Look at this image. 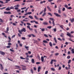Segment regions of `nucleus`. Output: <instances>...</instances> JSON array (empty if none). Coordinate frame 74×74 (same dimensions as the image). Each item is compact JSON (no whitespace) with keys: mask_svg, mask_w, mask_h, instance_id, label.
<instances>
[{"mask_svg":"<svg viewBox=\"0 0 74 74\" xmlns=\"http://www.w3.org/2000/svg\"><path fill=\"white\" fill-rule=\"evenodd\" d=\"M20 58L21 59H24V60H25V58H23L22 57H20Z\"/></svg>","mask_w":74,"mask_h":74,"instance_id":"38","label":"nucleus"},{"mask_svg":"<svg viewBox=\"0 0 74 74\" xmlns=\"http://www.w3.org/2000/svg\"><path fill=\"white\" fill-rule=\"evenodd\" d=\"M53 30H54V32H56V28H55L53 29Z\"/></svg>","mask_w":74,"mask_h":74,"instance_id":"30","label":"nucleus"},{"mask_svg":"<svg viewBox=\"0 0 74 74\" xmlns=\"http://www.w3.org/2000/svg\"><path fill=\"white\" fill-rule=\"evenodd\" d=\"M8 31H5V32L6 33H8V34H9V32H8Z\"/></svg>","mask_w":74,"mask_h":74,"instance_id":"62","label":"nucleus"},{"mask_svg":"<svg viewBox=\"0 0 74 74\" xmlns=\"http://www.w3.org/2000/svg\"><path fill=\"white\" fill-rule=\"evenodd\" d=\"M40 30H41L42 32H44V31H45V29L44 28H40Z\"/></svg>","mask_w":74,"mask_h":74,"instance_id":"12","label":"nucleus"},{"mask_svg":"<svg viewBox=\"0 0 74 74\" xmlns=\"http://www.w3.org/2000/svg\"><path fill=\"white\" fill-rule=\"evenodd\" d=\"M10 47L11 46H8L6 47V48H10Z\"/></svg>","mask_w":74,"mask_h":74,"instance_id":"56","label":"nucleus"},{"mask_svg":"<svg viewBox=\"0 0 74 74\" xmlns=\"http://www.w3.org/2000/svg\"><path fill=\"white\" fill-rule=\"evenodd\" d=\"M7 31H9V28L8 27L6 29Z\"/></svg>","mask_w":74,"mask_h":74,"instance_id":"50","label":"nucleus"},{"mask_svg":"<svg viewBox=\"0 0 74 74\" xmlns=\"http://www.w3.org/2000/svg\"><path fill=\"white\" fill-rule=\"evenodd\" d=\"M15 67H16V69H19V68H21V67L19 66H18L16 65L15 66Z\"/></svg>","mask_w":74,"mask_h":74,"instance_id":"14","label":"nucleus"},{"mask_svg":"<svg viewBox=\"0 0 74 74\" xmlns=\"http://www.w3.org/2000/svg\"><path fill=\"white\" fill-rule=\"evenodd\" d=\"M27 13L28 15H30V14H32V12H28Z\"/></svg>","mask_w":74,"mask_h":74,"instance_id":"41","label":"nucleus"},{"mask_svg":"<svg viewBox=\"0 0 74 74\" xmlns=\"http://www.w3.org/2000/svg\"><path fill=\"white\" fill-rule=\"evenodd\" d=\"M36 64H40V62H36Z\"/></svg>","mask_w":74,"mask_h":74,"instance_id":"58","label":"nucleus"},{"mask_svg":"<svg viewBox=\"0 0 74 74\" xmlns=\"http://www.w3.org/2000/svg\"><path fill=\"white\" fill-rule=\"evenodd\" d=\"M64 7H65V8H66L67 9L68 8V5H64Z\"/></svg>","mask_w":74,"mask_h":74,"instance_id":"32","label":"nucleus"},{"mask_svg":"<svg viewBox=\"0 0 74 74\" xmlns=\"http://www.w3.org/2000/svg\"><path fill=\"white\" fill-rule=\"evenodd\" d=\"M70 20L71 22H74V18H72V19H70Z\"/></svg>","mask_w":74,"mask_h":74,"instance_id":"22","label":"nucleus"},{"mask_svg":"<svg viewBox=\"0 0 74 74\" xmlns=\"http://www.w3.org/2000/svg\"><path fill=\"white\" fill-rule=\"evenodd\" d=\"M52 28V27L51 26H49L47 27V28H48L49 29H51Z\"/></svg>","mask_w":74,"mask_h":74,"instance_id":"39","label":"nucleus"},{"mask_svg":"<svg viewBox=\"0 0 74 74\" xmlns=\"http://www.w3.org/2000/svg\"><path fill=\"white\" fill-rule=\"evenodd\" d=\"M47 8L48 9V10L49 11H51V9L50 8V7H49V6H47Z\"/></svg>","mask_w":74,"mask_h":74,"instance_id":"9","label":"nucleus"},{"mask_svg":"<svg viewBox=\"0 0 74 74\" xmlns=\"http://www.w3.org/2000/svg\"><path fill=\"white\" fill-rule=\"evenodd\" d=\"M51 70H52V71H55V69L54 68H52L51 69Z\"/></svg>","mask_w":74,"mask_h":74,"instance_id":"42","label":"nucleus"},{"mask_svg":"<svg viewBox=\"0 0 74 74\" xmlns=\"http://www.w3.org/2000/svg\"><path fill=\"white\" fill-rule=\"evenodd\" d=\"M58 13H59V14H61V11H60V10H58Z\"/></svg>","mask_w":74,"mask_h":74,"instance_id":"43","label":"nucleus"},{"mask_svg":"<svg viewBox=\"0 0 74 74\" xmlns=\"http://www.w3.org/2000/svg\"><path fill=\"white\" fill-rule=\"evenodd\" d=\"M26 7H25L24 8H22L21 10H24V9H26Z\"/></svg>","mask_w":74,"mask_h":74,"instance_id":"48","label":"nucleus"},{"mask_svg":"<svg viewBox=\"0 0 74 74\" xmlns=\"http://www.w3.org/2000/svg\"><path fill=\"white\" fill-rule=\"evenodd\" d=\"M63 15L65 16V17H67V15L66 14H63Z\"/></svg>","mask_w":74,"mask_h":74,"instance_id":"61","label":"nucleus"},{"mask_svg":"<svg viewBox=\"0 0 74 74\" xmlns=\"http://www.w3.org/2000/svg\"><path fill=\"white\" fill-rule=\"evenodd\" d=\"M29 18H30V19H33V16H29Z\"/></svg>","mask_w":74,"mask_h":74,"instance_id":"19","label":"nucleus"},{"mask_svg":"<svg viewBox=\"0 0 74 74\" xmlns=\"http://www.w3.org/2000/svg\"><path fill=\"white\" fill-rule=\"evenodd\" d=\"M4 14H11V13L10 12H4Z\"/></svg>","mask_w":74,"mask_h":74,"instance_id":"5","label":"nucleus"},{"mask_svg":"<svg viewBox=\"0 0 74 74\" xmlns=\"http://www.w3.org/2000/svg\"><path fill=\"white\" fill-rule=\"evenodd\" d=\"M8 38L9 40V41H8V42H11V38H10V37L8 36Z\"/></svg>","mask_w":74,"mask_h":74,"instance_id":"10","label":"nucleus"},{"mask_svg":"<svg viewBox=\"0 0 74 74\" xmlns=\"http://www.w3.org/2000/svg\"><path fill=\"white\" fill-rule=\"evenodd\" d=\"M46 10H47V9L45 7L44 9V12H46Z\"/></svg>","mask_w":74,"mask_h":74,"instance_id":"36","label":"nucleus"},{"mask_svg":"<svg viewBox=\"0 0 74 74\" xmlns=\"http://www.w3.org/2000/svg\"><path fill=\"white\" fill-rule=\"evenodd\" d=\"M27 28H28L29 29L30 28V27L29 25L27 26Z\"/></svg>","mask_w":74,"mask_h":74,"instance_id":"63","label":"nucleus"},{"mask_svg":"<svg viewBox=\"0 0 74 74\" xmlns=\"http://www.w3.org/2000/svg\"><path fill=\"white\" fill-rule=\"evenodd\" d=\"M43 42H44L45 43H48V42L45 40H44L43 41Z\"/></svg>","mask_w":74,"mask_h":74,"instance_id":"31","label":"nucleus"},{"mask_svg":"<svg viewBox=\"0 0 74 74\" xmlns=\"http://www.w3.org/2000/svg\"><path fill=\"white\" fill-rule=\"evenodd\" d=\"M71 60H69L68 62V64H70V63H71Z\"/></svg>","mask_w":74,"mask_h":74,"instance_id":"34","label":"nucleus"},{"mask_svg":"<svg viewBox=\"0 0 74 74\" xmlns=\"http://www.w3.org/2000/svg\"><path fill=\"white\" fill-rule=\"evenodd\" d=\"M34 70H35V71H36V70H37L36 68L35 67H34Z\"/></svg>","mask_w":74,"mask_h":74,"instance_id":"64","label":"nucleus"},{"mask_svg":"<svg viewBox=\"0 0 74 74\" xmlns=\"http://www.w3.org/2000/svg\"><path fill=\"white\" fill-rule=\"evenodd\" d=\"M35 22V21H30L31 23H34Z\"/></svg>","mask_w":74,"mask_h":74,"instance_id":"45","label":"nucleus"},{"mask_svg":"<svg viewBox=\"0 0 74 74\" xmlns=\"http://www.w3.org/2000/svg\"><path fill=\"white\" fill-rule=\"evenodd\" d=\"M21 31L22 32H26V29L25 28H23L22 29H21Z\"/></svg>","mask_w":74,"mask_h":74,"instance_id":"6","label":"nucleus"},{"mask_svg":"<svg viewBox=\"0 0 74 74\" xmlns=\"http://www.w3.org/2000/svg\"><path fill=\"white\" fill-rule=\"evenodd\" d=\"M44 36H45V37H48V35H47L46 34H44Z\"/></svg>","mask_w":74,"mask_h":74,"instance_id":"54","label":"nucleus"},{"mask_svg":"<svg viewBox=\"0 0 74 74\" xmlns=\"http://www.w3.org/2000/svg\"><path fill=\"white\" fill-rule=\"evenodd\" d=\"M0 54L2 55H4L5 54V53L3 51H0Z\"/></svg>","mask_w":74,"mask_h":74,"instance_id":"2","label":"nucleus"},{"mask_svg":"<svg viewBox=\"0 0 74 74\" xmlns=\"http://www.w3.org/2000/svg\"><path fill=\"white\" fill-rule=\"evenodd\" d=\"M53 60H51V61L50 62V64H53Z\"/></svg>","mask_w":74,"mask_h":74,"instance_id":"29","label":"nucleus"},{"mask_svg":"<svg viewBox=\"0 0 74 74\" xmlns=\"http://www.w3.org/2000/svg\"><path fill=\"white\" fill-rule=\"evenodd\" d=\"M65 8H62V11H65Z\"/></svg>","mask_w":74,"mask_h":74,"instance_id":"51","label":"nucleus"},{"mask_svg":"<svg viewBox=\"0 0 74 74\" xmlns=\"http://www.w3.org/2000/svg\"><path fill=\"white\" fill-rule=\"evenodd\" d=\"M47 14H48V15H49L51 16H52V14H51V13H50L48 12Z\"/></svg>","mask_w":74,"mask_h":74,"instance_id":"26","label":"nucleus"},{"mask_svg":"<svg viewBox=\"0 0 74 74\" xmlns=\"http://www.w3.org/2000/svg\"><path fill=\"white\" fill-rule=\"evenodd\" d=\"M31 71L32 73V74H33V69H31Z\"/></svg>","mask_w":74,"mask_h":74,"instance_id":"53","label":"nucleus"},{"mask_svg":"<svg viewBox=\"0 0 74 74\" xmlns=\"http://www.w3.org/2000/svg\"><path fill=\"white\" fill-rule=\"evenodd\" d=\"M71 51H72V53H74V49H73L71 50Z\"/></svg>","mask_w":74,"mask_h":74,"instance_id":"23","label":"nucleus"},{"mask_svg":"<svg viewBox=\"0 0 74 74\" xmlns=\"http://www.w3.org/2000/svg\"><path fill=\"white\" fill-rule=\"evenodd\" d=\"M32 63H34V59H32Z\"/></svg>","mask_w":74,"mask_h":74,"instance_id":"18","label":"nucleus"},{"mask_svg":"<svg viewBox=\"0 0 74 74\" xmlns=\"http://www.w3.org/2000/svg\"><path fill=\"white\" fill-rule=\"evenodd\" d=\"M35 22L36 24H38V22L36 21H35Z\"/></svg>","mask_w":74,"mask_h":74,"instance_id":"60","label":"nucleus"},{"mask_svg":"<svg viewBox=\"0 0 74 74\" xmlns=\"http://www.w3.org/2000/svg\"><path fill=\"white\" fill-rule=\"evenodd\" d=\"M72 8L71 7H69L67 9H69V10H71Z\"/></svg>","mask_w":74,"mask_h":74,"instance_id":"37","label":"nucleus"},{"mask_svg":"<svg viewBox=\"0 0 74 74\" xmlns=\"http://www.w3.org/2000/svg\"><path fill=\"white\" fill-rule=\"evenodd\" d=\"M41 61L42 62H44V57L43 56H42L41 57Z\"/></svg>","mask_w":74,"mask_h":74,"instance_id":"13","label":"nucleus"},{"mask_svg":"<svg viewBox=\"0 0 74 74\" xmlns=\"http://www.w3.org/2000/svg\"><path fill=\"white\" fill-rule=\"evenodd\" d=\"M8 45H12V44H11V43L10 42H9L8 43Z\"/></svg>","mask_w":74,"mask_h":74,"instance_id":"55","label":"nucleus"},{"mask_svg":"<svg viewBox=\"0 0 74 74\" xmlns=\"http://www.w3.org/2000/svg\"><path fill=\"white\" fill-rule=\"evenodd\" d=\"M18 36H19V37H21V35L20 33H18Z\"/></svg>","mask_w":74,"mask_h":74,"instance_id":"47","label":"nucleus"},{"mask_svg":"<svg viewBox=\"0 0 74 74\" xmlns=\"http://www.w3.org/2000/svg\"><path fill=\"white\" fill-rule=\"evenodd\" d=\"M63 26H64L62 25H61L60 26V27H61V28H62V29L63 30H64V29L63 28Z\"/></svg>","mask_w":74,"mask_h":74,"instance_id":"11","label":"nucleus"},{"mask_svg":"<svg viewBox=\"0 0 74 74\" xmlns=\"http://www.w3.org/2000/svg\"><path fill=\"white\" fill-rule=\"evenodd\" d=\"M58 40H60V41H62V40L60 38H58Z\"/></svg>","mask_w":74,"mask_h":74,"instance_id":"52","label":"nucleus"},{"mask_svg":"<svg viewBox=\"0 0 74 74\" xmlns=\"http://www.w3.org/2000/svg\"><path fill=\"white\" fill-rule=\"evenodd\" d=\"M43 25H47L48 23L46 22H44L42 23Z\"/></svg>","mask_w":74,"mask_h":74,"instance_id":"7","label":"nucleus"},{"mask_svg":"<svg viewBox=\"0 0 74 74\" xmlns=\"http://www.w3.org/2000/svg\"><path fill=\"white\" fill-rule=\"evenodd\" d=\"M45 2H46L45 1H41L40 2V4H42V3H45Z\"/></svg>","mask_w":74,"mask_h":74,"instance_id":"20","label":"nucleus"},{"mask_svg":"<svg viewBox=\"0 0 74 74\" xmlns=\"http://www.w3.org/2000/svg\"><path fill=\"white\" fill-rule=\"evenodd\" d=\"M0 64V69L1 70H3V69H4V67H3V65H2V64Z\"/></svg>","mask_w":74,"mask_h":74,"instance_id":"4","label":"nucleus"},{"mask_svg":"<svg viewBox=\"0 0 74 74\" xmlns=\"http://www.w3.org/2000/svg\"><path fill=\"white\" fill-rule=\"evenodd\" d=\"M40 69H41V67L39 66L38 69V72H40Z\"/></svg>","mask_w":74,"mask_h":74,"instance_id":"8","label":"nucleus"},{"mask_svg":"<svg viewBox=\"0 0 74 74\" xmlns=\"http://www.w3.org/2000/svg\"><path fill=\"white\" fill-rule=\"evenodd\" d=\"M22 69L23 70H26V68H25L23 67H22Z\"/></svg>","mask_w":74,"mask_h":74,"instance_id":"15","label":"nucleus"},{"mask_svg":"<svg viewBox=\"0 0 74 74\" xmlns=\"http://www.w3.org/2000/svg\"><path fill=\"white\" fill-rule=\"evenodd\" d=\"M10 10H11V9L10 8H7L6 9V10L7 11H10Z\"/></svg>","mask_w":74,"mask_h":74,"instance_id":"33","label":"nucleus"},{"mask_svg":"<svg viewBox=\"0 0 74 74\" xmlns=\"http://www.w3.org/2000/svg\"><path fill=\"white\" fill-rule=\"evenodd\" d=\"M15 37V35H14L12 36V38H14V37Z\"/></svg>","mask_w":74,"mask_h":74,"instance_id":"49","label":"nucleus"},{"mask_svg":"<svg viewBox=\"0 0 74 74\" xmlns=\"http://www.w3.org/2000/svg\"><path fill=\"white\" fill-rule=\"evenodd\" d=\"M61 69H62V67L60 66L58 68V70H60Z\"/></svg>","mask_w":74,"mask_h":74,"instance_id":"57","label":"nucleus"},{"mask_svg":"<svg viewBox=\"0 0 74 74\" xmlns=\"http://www.w3.org/2000/svg\"><path fill=\"white\" fill-rule=\"evenodd\" d=\"M25 47L26 49H28V48H29V47L28 46H26L25 45Z\"/></svg>","mask_w":74,"mask_h":74,"instance_id":"35","label":"nucleus"},{"mask_svg":"<svg viewBox=\"0 0 74 74\" xmlns=\"http://www.w3.org/2000/svg\"><path fill=\"white\" fill-rule=\"evenodd\" d=\"M49 44L50 47H52V42H49Z\"/></svg>","mask_w":74,"mask_h":74,"instance_id":"25","label":"nucleus"},{"mask_svg":"<svg viewBox=\"0 0 74 74\" xmlns=\"http://www.w3.org/2000/svg\"><path fill=\"white\" fill-rule=\"evenodd\" d=\"M48 71H45V74H48Z\"/></svg>","mask_w":74,"mask_h":74,"instance_id":"59","label":"nucleus"},{"mask_svg":"<svg viewBox=\"0 0 74 74\" xmlns=\"http://www.w3.org/2000/svg\"><path fill=\"white\" fill-rule=\"evenodd\" d=\"M54 40L55 42H56V43H57V40H56V38H54Z\"/></svg>","mask_w":74,"mask_h":74,"instance_id":"24","label":"nucleus"},{"mask_svg":"<svg viewBox=\"0 0 74 74\" xmlns=\"http://www.w3.org/2000/svg\"><path fill=\"white\" fill-rule=\"evenodd\" d=\"M70 58H71V57H70V56H68L67 57V59H70Z\"/></svg>","mask_w":74,"mask_h":74,"instance_id":"44","label":"nucleus"},{"mask_svg":"<svg viewBox=\"0 0 74 74\" xmlns=\"http://www.w3.org/2000/svg\"><path fill=\"white\" fill-rule=\"evenodd\" d=\"M33 1V0H28L27 1V2L28 3V2H32Z\"/></svg>","mask_w":74,"mask_h":74,"instance_id":"16","label":"nucleus"},{"mask_svg":"<svg viewBox=\"0 0 74 74\" xmlns=\"http://www.w3.org/2000/svg\"><path fill=\"white\" fill-rule=\"evenodd\" d=\"M26 55H27V57H29V56H28V53H25Z\"/></svg>","mask_w":74,"mask_h":74,"instance_id":"46","label":"nucleus"},{"mask_svg":"<svg viewBox=\"0 0 74 74\" xmlns=\"http://www.w3.org/2000/svg\"><path fill=\"white\" fill-rule=\"evenodd\" d=\"M67 35L69 37H71V34H70L69 33H68L67 34Z\"/></svg>","mask_w":74,"mask_h":74,"instance_id":"17","label":"nucleus"},{"mask_svg":"<svg viewBox=\"0 0 74 74\" xmlns=\"http://www.w3.org/2000/svg\"><path fill=\"white\" fill-rule=\"evenodd\" d=\"M46 12H44V13H43V14L42 15V16H44L45 15H46Z\"/></svg>","mask_w":74,"mask_h":74,"instance_id":"28","label":"nucleus"},{"mask_svg":"<svg viewBox=\"0 0 74 74\" xmlns=\"http://www.w3.org/2000/svg\"><path fill=\"white\" fill-rule=\"evenodd\" d=\"M27 25H29V26H30V25H31V24H30V23H27Z\"/></svg>","mask_w":74,"mask_h":74,"instance_id":"40","label":"nucleus"},{"mask_svg":"<svg viewBox=\"0 0 74 74\" xmlns=\"http://www.w3.org/2000/svg\"><path fill=\"white\" fill-rule=\"evenodd\" d=\"M54 14L56 15V16H58L59 17H60V16H60V15L56 12L54 13Z\"/></svg>","mask_w":74,"mask_h":74,"instance_id":"3","label":"nucleus"},{"mask_svg":"<svg viewBox=\"0 0 74 74\" xmlns=\"http://www.w3.org/2000/svg\"><path fill=\"white\" fill-rule=\"evenodd\" d=\"M34 17L37 20H38V18L37 17V16H36L35 15L34 16Z\"/></svg>","mask_w":74,"mask_h":74,"instance_id":"21","label":"nucleus"},{"mask_svg":"<svg viewBox=\"0 0 74 74\" xmlns=\"http://www.w3.org/2000/svg\"><path fill=\"white\" fill-rule=\"evenodd\" d=\"M49 19L50 20H51V21H52V24L53 25V26H55V20L54 19H53V18H49Z\"/></svg>","mask_w":74,"mask_h":74,"instance_id":"1","label":"nucleus"},{"mask_svg":"<svg viewBox=\"0 0 74 74\" xmlns=\"http://www.w3.org/2000/svg\"><path fill=\"white\" fill-rule=\"evenodd\" d=\"M18 32H19V33H20V34H22V30H18Z\"/></svg>","mask_w":74,"mask_h":74,"instance_id":"27","label":"nucleus"}]
</instances>
